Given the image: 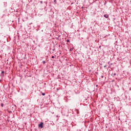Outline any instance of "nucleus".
Listing matches in <instances>:
<instances>
[{"label": "nucleus", "instance_id": "4468645a", "mask_svg": "<svg viewBox=\"0 0 131 131\" xmlns=\"http://www.w3.org/2000/svg\"><path fill=\"white\" fill-rule=\"evenodd\" d=\"M114 75H116V73H114Z\"/></svg>", "mask_w": 131, "mask_h": 131}, {"label": "nucleus", "instance_id": "ddd939ff", "mask_svg": "<svg viewBox=\"0 0 131 131\" xmlns=\"http://www.w3.org/2000/svg\"><path fill=\"white\" fill-rule=\"evenodd\" d=\"M40 4H42V1L40 2Z\"/></svg>", "mask_w": 131, "mask_h": 131}, {"label": "nucleus", "instance_id": "39448f33", "mask_svg": "<svg viewBox=\"0 0 131 131\" xmlns=\"http://www.w3.org/2000/svg\"><path fill=\"white\" fill-rule=\"evenodd\" d=\"M42 62L43 64H46V61H43Z\"/></svg>", "mask_w": 131, "mask_h": 131}, {"label": "nucleus", "instance_id": "423d86ee", "mask_svg": "<svg viewBox=\"0 0 131 131\" xmlns=\"http://www.w3.org/2000/svg\"><path fill=\"white\" fill-rule=\"evenodd\" d=\"M73 50V49L71 48V49L70 50V52H71V51H72Z\"/></svg>", "mask_w": 131, "mask_h": 131}, {"label": "nucleus", "instance_id": "9b49d317", "mask_svg": "<svg viewBox=\"0 0 131 131\" xmlns=\"http://www.w3.org/2000/svg\"><path fill=\"white\" fill-rule=\"evenodd\" d=\"M56 2H57V1H56V0H54V3H56Z\"/></svg>", "mask_w": 131, "mask_h": 131}, {"label": "nucleus", "instance_id": "6e6552de", "mask_svg": "<svg viewBox=\"0 0 131 131\" xmlns=\"http://www.w3.org/2000/svg\"><path fill=\"white\" fill-rule=\"evenodd\" d=\"M54 58H55V57H54V56H52V59H54Z\"/></svg>", "mask_w": 131, "mask_h": 131}, {"label": "nucleus", "instance_id": "0eeeda50", "mask_svg": "<svg viewBox=\"0 0 131 131\" xmlns=\"http://www.w3.org/2000/svg\"><path fill=\"white\" fill-rule=\"evenodd\" d=\"M67 42H69V39L67 40Z\"/></svg>", "mask_w": 131, "mask_h": 131}, {"label": "nucleus", "instance_id": "20e7f679", "mask_svg": "<svg viewBox=\"0 0 131 131\" xmlns=\"http://www.w3.org/2000/svg\"><path fill=\"white\" fill-rule=\"evenodd\" d=\"M1 106L4 107V104L3 103H1Z\"/></svg>", "mask_w": 131, "mask_h": 131}, {"label": "nucleus", "instance_id": "f8f14e48", "mask_svg": "<svg viewBox=\"0 0 131 131\" xmlns=\"http://www.w3.org/2000/svg\"><path fill=\"white\" fill-rule=\"evenodd\" d=\"M106 66H106V65L104 66V68H106Z\"/></svg>", "mask_w": 131, "mask_h": 131}, {"label": "nucleus", "instance_id": "2eb2a0df", "mask_svg": "<svg viewBox=\"0 0 131 131\" xmlns=\"http://www.w3.org/2000/svg\"><path fill=\"white\" fill-rule=\"evenodd\" d=\"M77 113L78 114V113H79V112H78Z\"/></svg>", "mask_w": 131, "mask_h": 131}, {"label": "nucleus", "instance_id": "7ed1b4c3", "mask_svg": "<svg viewBox=\"0 0 131 131\" xmlns=\"http://www.w3.org/2000/svg\"><path fill=\"white\" fill-rule=\"evenodd\" d=\"M104 17H105V18H108V17H109V15L108 14H104Z\"/></svg>", "mask_w": 131, "mask_h": 131}, {"label": "nucleus", "instance_id": "9d476101", "mask_svg": "<svg viewBox=\"0 0 131 131\" xmlns=\"http://www.w3.org/2000/svg\"><path fill=\"white\" fill-rule=\"evenodd\" d=\"M42 96H45V95H46V94H45V93H42Z\"/></svg>", "mask_w": 131, "mask_h": 131}, {"label": "nucleus", "instance_id": "f03ea898", "mask_svg": "<svg viewBox=\"0 0 131 131\" xmlns=\"http://www.w3.org/2000/svg\"><path fill=\"white\" fill-rule=\"evenodd\" d=\"M108 65H109L108 68H110L111 65H113V63H110V61H108Z\"/></svg>", "mask_w": 131, "mask_h": 131}, {"label": "nucleus", "instance_id": "1a4fd4ad", "mask_svg": "<svg viewBox=\"0 0 131 131\" xmlns=\"http://www.w3.org/2000/svg\"><path fill=\"white\" fill-rule=\"evenodd\" d=\"M2 74H4V73H5V72H4V71H3L2 72Z\"/></svg>", "mask_w": 131, "mask_h": 131}, {"label": "nucleus", "instance_id": "dca6fc26", "mask_svg": "<svg viewBox=\"0 0 131 131\" xmlns=\"http://www.w3.org/2000/svg\"><path fill=\"white\" fill-rule=\"evenodd\" d=\"M96 86H98V85H96Z\"/></svg>", "mask_w": 131, "mask_h": 131}, {"label": "nucleus", "instance_id": "f257e3e1", "mask_svg": "<svg viewBox=\"0 0 131 131\" xmlns=\"http://www.w3.org/2000/svg\"><path fill=\"white\" fill-rule=\"evenodd\" d=\"M38 126L40 128H43V122H41L40 124H38Z\"/></svg>", "mask_w": 131, "mask_h": 131}]
</instances>
